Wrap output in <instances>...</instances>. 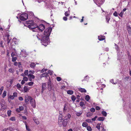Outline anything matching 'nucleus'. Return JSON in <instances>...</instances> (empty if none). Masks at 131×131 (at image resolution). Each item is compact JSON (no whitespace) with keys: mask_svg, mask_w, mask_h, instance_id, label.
I'll list each match as a JSON object with an SVG mask.
<instances>
[{"mask_svg":"<svg viewBox=\"0 0 131 131\" xmlns=\"http://www.w3.org/2000/svg\"><path fill=\"white\" fill-rule=\"evenodd\" d=\"M7 92L6 91H4L3 94V97H4L6 95Z\"/></svg>","mask_w":131,"mask_h":131,"instance_id":"f704fd0d","label":"nucleus"},{"mask_svg":"<svg viewBox=\"0 0 131 131\" xmlns=\"http://www.w3.org/2000/svg\"><path fill=\"white\" fill-rule=\"evenodd\" d=\"M8 98L12 100H13L14 98V97L13 95H10L9 97Z\"/></svg>","mask_w":131,"mask_h":131,"instance_id":"a18cd8bd","label":"nucleus"},{"mask_svg":"<svg viewBox=\"0 0 131 131\" xmlns=\"http://www.w3.org/2000/svg\"><path fill=\"white\" fill-rule=\"evenodd\" d=\"M28 77L30 81H31L32 79H34L35 78V76L33 75H30V74H29L28 75Z\"/></svg>","mask_w":131,"mask_h":131,"instance_id":"ddd939ff","label":"nucleus"},{"mask_svg":"<svg viewBox=\"0 0 131 131\" xmlns=\"http://www.w3.org/2000/svg\"><path fill=\"white\" fill-rule=\"evenodd\" d=\"M12 129L11 128H5L3 129L2 131H12Z\"/></svg>","mask_w":131,"mask_h":131,"instance_id":"a211bd4d","label":"nucleus"},{"mask_svg":"<svg viewBox=\"0 0 131 131\" xmlns=\"http://www.w3.org/2000/svg\"><path fill=\"white\" fill-rule=\"evenodd\" d=\"M48 76V73H43L42 74H41V77H47Z\"/></svg>","mask_w":131,"mask_h":131,"instance_id":"aec40b11","label":"nucleus"},{"mask_svg":"<svg viewBox=\"0 0 131 131\" xmlns=\"http://www.w3.org/2000/svg\"><path fill=\"white\" fill-rule=\"evenodd\" d=\"M14 97H17V93L16 92H14L13 93V95Z\"/></svg>","mask_w":131,"mask_h":131,"instance_id":"49530a36","label":"nucleus"},{"mask_svg":"<svg viewBox=\"0 0 131 131\" xmlns=\"http://www.w3.org/2000/svg\"><path fill=\"white\" fill-rule=\"evenodd\" d=\"M93 115V113L90 112H88L86 114V116L88 117L91 116Z\"/></svg>","mask_w":131,"mask_h":131,"instance_id":"393cba45","label":"nucleus"},{"mask_svg":"<svg viewBox=\"0 0 131 131\" xmlns=\"http://www.w3.org/2000/svg\"><path fill=\"white\" fill-rule=\"evenodd\" d=\"M11 111L9 110L7 111V114L8 116H10L11 114Z\"/></svg>","mask_w":131,"mask_h":131,"instance_id":"ea45409f","label":"nucleus"},{"mask_svg":"<svg viewBox=\"0 0 131 131\" xmlns=\"http://www.w3.org/2000/svg\"><path fill=\"white\" fill-rule=\"evenodd\" d=\"M47 88V84L46 83H42V90L41 91V93H43V91Z\"/></svg>","mask_w":131,"mask_h":131,"instance_id":"423d86ee","label":"nucleus"},{"mask_svg":"<svg viewBox=\"0 0 131 131\" xmlns=\"http://www.w3.org/2000/svg\"><path fill=\"white\" fill-rule=\"evenodd\" d=\"M73 93V91L72 90H68L67 91V93L68 94H69L72 95Z\"/></svg>","mask_w":131,"mask_h":131,"instance_id":"b1692460","label":"nucleus"},{"mask_svg":"<svg viewBox=\"0 0 131 131\" xmlns=\"http://www.w3.org/2000/svg\"><path fill=\"white\" fill-rule=\"evenodd\" d=\"M57 80L58 81H59L61 80V78L60 77H57L56 78Z\"/></svg>","mask_w":131,"mask_h":131,"instance_id":"6e6d98bb","label":"nucleus"},{"mask_svg":"<svg viewBox=\"0 0 131 131\" xmlns=\"http://www.w3.org/2000/svg\"><path fill=\"white\" fill-rule=\"evenodd\" d=\"M113 14L114 16L116 17L118 15V14L117 13V12L116 11H115L114 12V13H113Z\"/></svg>","mask_w":131,"mask_h":131,"instance_id":"4d7b16f0","label":"nucleus"},{"mask_svg":"<svg viewBox=\"0 0 131 131\" xmlns=\"http://www.w3.org/2000/svg\"><path fill=\"white\" fill-rule=\"evenodd\" d=\"M4 89V87L3 86H2L1 89H0V95L2 94V91Z\"/></svg>","mask_w":131,"mask_h":131,"instance_id":"de8ad7c7","label":"nucleus"},{"mask_svg":"<svg viewBox=\"0 0 131 131\" xmlns=\"http://www.w3.org/2000/svg\"><path fill=\"white\" fill-rule=\"evenodd\" d=\"M63 119L62 117H59L58 120V124L60 126L62 125Z\"/></svg>","mask_w":131,"mask_h":131,"instance_id":"4468645a","label":"nucleus"},{"mask_svg":"<svg viewBox=\"0 0 131 131\" xmlns=\"http://www.w3.org/2000/svg\"><path fill=\"white\" fill-rule=\"evenodd\" d=\"M76 99L74 95H72L71 96V100L73 102H74Z\"/></svg>","mask_w":131,"mask_h":131,"instance_id":"cd10ccee","label":"nucleus"},{"mask_svg":"<svg viewBox=\"0 0 131 131\" xmlns=\"http://www.w3.org/2000/svg\"><path fill=\"white\" fill-rule=\"evenodd\" d=\"M9 35H7V43L8 44L10 42V40H11V39H9Z\"/></svg>","mask_w":131,"mask_h":131,"instance_id":"c756f323","label":"nucleus"},{"mask_svg":"<svg viewBox=\"0 0 131 131\" xmlns=\"http://www.w3.org/2000/svg\"><path fill=\"white\" fill-rule=\"evenodd\" d=\"M27 23L28 24H29L28 27L29 29H32V30L34 29H36V28L38 27L37 25L36 24L34 23L32 20H29V21H27Z\"/></svg>","mask_w":131,"mask_h":131,"instance_id":"f03ea898","label":"nucleus"},{"mask_svg":"<svg viewBox=\"0 0 131 131\" xmlns=\"http://www.w3.org/2000/svg\"><path fill=\"white\" fill-rule=\"evenodd\" d=\"M45 28V26L43 24H41L39 26H38L37 27V28L39 31L41 32H42Z\"/></svg>","mask_w":131,"mask_h":131,"instance_id":"39448f33","label":"nucleus"},{"mask_svg":"<svg viewBox=\"0 0 131 131\" xmlns=\"http://www.w3.org/2000/svg\"><path fill=\"white\" fill-rule=\"evenodd\" d=\"M106 21L107 23H108L109 21L110 20V18L109 16H107L106 17Z\"/></svg>","mask_w":131,"mask_h":131,"instance_id":"2f4dec72","label":"nucleus"},{"mask_svg":"<svg viewBox=\"0 0 131 131\" xmlns=\"http://www.w3.org/2000/svg\"><path fill=\"white\" fill-rule=\"evenodd\" d=\"M25 101L26 103H28V101L30 100H30H31V99L32 98V97L29 96L28 95H26L25 96Z\"/></svg>","mask_w":131,"mask_h":131,"instance_id":"0eeeda50","label":"nucleus"},{"mask_svg":"<svg viewBox=\"0 0 131 131\" xmlns=\"http://www.w3.org/2000/svg\"><path fill=\"white\" fill-rule=\"evenodd\" d=\"M19 108L20 110L21 111H22L24 110V107L22 106H19Z\"/></svg>","mask_w":131,"mask_h":131,"instance_id":"bf43d9fd","label":"nucleus"},{"mask_svg":"<svg viewBox=\"0 0 131 131\" xmlns=\"http://www.w3.org/2000/svg\"><path fill=\"white\" fill-rule=\"evenodd\" d=\"M24 91L26 92H27L28 90V88L26 86H25L24 87Z\"/></svg>","mask_w":131,"mask_h":131,"instance_id":"58836bf2","label":"nucleus"},{"mask_svg":"<svg viewBox=\"0 0 131 131\" xmlns=\"http://www.w3.org/2000/svg\"><path fill=\"white\" fill-rule=\"evenodd\" d=\"M95 3L99 6H100V5H102L104 0H93Z\"/></svg>","mask_w":131,"mask_h":131,"instance_id":"20e7f679","label":"nucleus"},{"mask_svg":"<svg viewBox=\"0 0 131 131\" xmlns=\"http://www.w3.org/2000/svg\"><path fill=\"white\" fill-rule=\"evenodd\" d=\"M110 82L113 84H116L117 83H114V80L113 79H112L110 80Z\"/></svg>","mask_w":131,"mask_h":131,"instance_id":"864d4df0","label":"nucleus"},{"mask_svg":"<svg viewBox=\"0 0 131 131\" xmlns=\"http://www.w3.org/2000/svg\"><path fill=\"white\" fill-rule=\"evenodd\" d=\"M79 90L81 92H86V91L84 88H80L79 89Z\"/></svg>","mask_w":131,"mask_h":131,"instance_id":"6ab92c4d","label":"nucleus"},{"mask_svg":"<svg viewBox=\"0 0 131 131\" xmlns=\"http://www.w3.org/2000/svg\"><path fill=\"white\" fill-rule=\"evenodd\" d=\"M92 119H88L86 120V121L89 123H90L92 122Z\"/></svg>","mask_w":131,"mask_h":131,"instance_id":"8fccbe9b","label":"nucleus"},{"mask_svg":"<svg viewBox=\"0 0 131 131\" xmlns=\"http://www.w3.org/2000/svg\"><path fill=\"white\" fill-rule=\"evenodd\" d=\"M34 71H33L30 70L29 71V74H30V75H32V74L34 73Z\"/></svg>","mask_w":131,"mask_h":131,"instance_id":"13d9d810","label":"nucleus"},{"mask_svg":"<svg viewBox=\"0 0 131 131\" xmlns=\"http://www.w3.org/2000/svg\"><path fill=\"white\" fill-rule=\"evenodd\" d=\"M20 54L24 57H26L27 55L26 51L24 50H21V52Z\"/></svg>","mask_w":131,"mask_h":131,"instance_id":"1a4fd4ad","label":"nucleus"},{"mask_svg":"<svg viewBox=\"0 0 131 131\" xmlns=\"http://www.w3.org/2000/svg\"><path fill=\"white\" fill-rule=\"evenodd\" d=\"M87 129L89 131H92V129L91 127L90 126H88L86 127Z\"/></svg>","mask_w":131,"mask_h":131,"instance_id":"a878e982","label":"nucleus"},{"mask_svg":"<svg viewBox=\"0 0 131 131\" xmlns=\"http://www.w3.org/2000/svg\"><path fill=\"white\" fill-rule=\"evenodd\" d=\"M16 86L17 89L18 90H19L21 88V86L19 83H18L17 84Z\"/></svg>","mask_w":131,"mask_h":131,"instance_id":"72a5a7b5","label":"nucleus"},{"mask_svg":"<svg viewBox=\"0 0 131 131\" xmlns=\"http://www.w3.org/2000/svg\"><path fill=\"white\" fill-rule=\"evenodd\" d=\"M28 18V15L27 14H21L19 18L22 21H25Z\"/></svg>","mask_w":131,"mask_h":131,"instance_id":"7ed1b4c3","label":"nucleus"},{"mask_svg":"<svg viewBox=\"0 0 131 131\" xmlns=\"http://www.w3.org/2000/svg\"><path fill=\"white\" fill-rule=\"evenodd\" d=\"M95 108L97 110H99L100 109V108L98 106H96L95 107Z\"/></svg>","mask_w":131,"mask_h":131,"instance_id":"774afa93","label":"nucleus"},{"mask_svg":"<svg viewBox=\"0 0 131 131\" xmlns=\"http://www.w3.org/2000/svg\"><path fill=\"white\" fill-rule=\"evenodd\" d=\"M90 99V97L89 95H87L85 96V100H86V101H88Z\"/></svg>","mask_w":131,"mask_h":131,"instance_id":"5701e85b","label":"nucleus"},{"mask_svg":"<svg viewBox=\"0 0 131 131\" xmlns=\"http://www.w3.org/2000/svg\"><path fill=\"white\" fill-rule=\"evenodd\" d=\"M102 114L103 115V116H106L107 115V113L105 111H102Z\"/></svg>","mask_w":131,"mask_h":131,"instance_id":"7c9ffc66","label":"nucleus"},{"mask_svg":"<svg viewBox=\"0 0 131 131\" xmlns=\"http://www.w3.org/2000/svg\"><path fill=\"white\" fill-rule=\"evenodd\" d=\"M97 118V116H95L94 118H92V121H95Z\"/></svg>","mask_w":131,"mask_h":131,"instance_id":"680f3d73","label":"nucleus"},{"mask_svg":"<svg viewBox=\"0 0 131 131\" xmlns=\"http://www.w3.org/2000/svg\"><path fill=\"white\" fill-rule=\"evenodd\" d=\"M34 82H32L27 83V84L29 86H32Z\"/></svg>","mask_w":131,"mask_h":131,"instance_id":"c9c22d12","label":"nucleus"},{"mask_svg":"<svg viewBox=\"0 0 131 131\" xmlns=\"http://www.w3.org/2000/svg\"><path fill=\"white\" fill-rule=\"evenodd\" d=\"M69 12L66 11L65 13V15L66 16H69Z\"/></svg>","mask_w":131,"mask_h":131,"instance_id":"4c0bfd02","label":"nucleus"},{"mask_svg":"<svg viewBox=\"0 0 131 131\" xmlns=\"http://www.w3.org/2000/svg\"><path fill=\"white\" fill-rule=\"evenodd\" d=\"M8 71L12 73H13L14 72L13 70L12 69L10 68L8 70Z\"/></svg>","mask_w":131,"mask_h":131,"instance_id":"09e8293b","label":"nucleus"},{"mask_svg":"<svg viewBox=\"0 0 131 131\" xmlns=\"http://www.w3.org/2000/svg\"><path fill=\"white\" fill-rule=\"evenodd\" d=\"M48 89L49 90L52 89L51 83L50 80H49L48 82Z\"/></svg>","mask_w":131,"mask_h":131,"instance_id":"9b49d317","label":"nucleus"},{"mask_svg":"<svg viewBox=\"0 0 131 131\" xmlns=\"http://www.w3.org/2000/svg\"><path fill=\"white\" fill-rule=\"evenodd\" d=\"M88 124L86 122H84L83 123L82 126L84 127H86L88 126Z\"/></svg>","mask_w":131,"mask_h":131,"instance_id":"412c9836","label":"nucleus"},{"mask_svg":"<svg viewBox=\"0 0 131 131\" xmlns=\"http://www.w3.org/2000/svg\"><path fill=\"white\" fill-rule=\"evenodd\" d=\"M48 72V73H47L49 74L50 75H51L53 74V71H52L49 70Z\"/></svg>","mask_w":131,"mask_h":131,"instance_id":"37998d69","label":"nucleus"},{"mask_svg":"<svg viewBox=\"0 0 131 131\" xmlns=\"http://www.w3.org/2000/svg\"><path fill=\"white\" fill-rule=\"evenodd\" d=\"M126 29L129 34V35L131 36V27L129 26H127Z\"/></svg>","mask_w":131,"mask_h":131,"instance_id":"f8f14e48","label":"nucleus"},{"mask_svg":"<svg viewBox=\"0 0 131 131\" xmlns=\"http://www.w3.org/2000/svg\"><path fill=\"white\" fill-rule=\"evenodd\" d=\"M115 48L116 50L117 51H118L119 49V48L118 46L115 43Z\"/></svg>","mask_w":131,"mask_h":131,"instance_id":"3c124183","label":"nucleus"},{"mask_svg":"<svg viewBox=\"0 0 131 131\" xmlns=\"http://www.w3.org/2000/svg\"><path fill=\"white\" fill-rule=\"evenodd\" d=\"M67 18L66 17H64L63 18V19L65 21H66L67 20Z\"/></svg>","mask_w":131,"mask_h":131,"instance_id":"338daca9","label":"nucleus"},{"mask_svg":"<svg viewBox=\"0 0 131 131\" xmlns=\"http://www.w3.org/2000/svg\"><path fill=\"white\" fill-rule=\"evenodd\" d=\"M66 104H65L64 106V108H63V112H65L66 111V110L67 109V107H66Z\"/></svg>","mask_w":131,"mask_h":131,"instance_id":"473e14b6","label":"nucleus"},{"mask_svg":"<svg viewBox=\"0 0 131 131\" xmlns=\"http://www.w3.org/2000/svg\"><path fill=\"white\" fill-rule=\"evenodd\" d=\"M12 61L13 62L15 61L17 59V58L16 57H12Z\"/></svg>","mask_w":131,"mask_h":131,"instance_id":"e433bc0d","label":"nucleus"},{"mask_svg":"<svg viewBox=\"0 0 131 131\" xmlns=\"http://www.w3.org/2000/svg\"><path fill=\"white\" fill-rule=\"evenodd\" d=\"M35 64L34 62H32L30 64V66L31 68H34L35 66Z\"/></svg>","mask_w":131,"mask_h":131,"instance_id":"4be33fe9","label":"nucleus"},{"mask_svg":"<svg viewBox=\"0 0 131 131\" xmlns=\"http://www.w3.org/2000/svg\"><path fill=\"white\" fill-rule=\"evenodd\" d=\"M30 102L33 108H35L36 106V104L35 100L32 99H31Z\"/></svg>","mask_w":131,"mask_h":131,"instance_id":"6e6552de","label":"nucleus"},{"mask_svg":"<svg viewBox=\"0 0 131 131\" xmlns=\"http://www.w3.org/2000/svg\"><path fill=\"white\" fill-rule=\"evenodd\" d=\"M82 113V112L81 111L80 112H76V114L77 116H79L81 115Z\"/></svg>","mask_w":131,"mask_h":131,"instance_id":"c85d7f7f","label":"nucleus"},{"mask_svg":"<svg viewBox=\"0 0 131 131\" xmlns=\"http://www.w3.org/2000/svg\"><path fill=\"white\" fill-rule=\"evenodd\" d=\"M23 80L24 81H27L28 80V78L27 77H24L23 78Z\"/></svg>","mask_w":131,"mask_h":131,"instance_id":"603ef678","label":"nucleus"},{"mask_svg":"<svg viewBox=\"0 0 131 131\" xmlns=\"http://www.w3.org/2000/svg\"><path fill=\"white\" fill-rule=\"evenodd\" d=\"M68 122V121H67L64 119L63 121L62 125H63V126H66L67 124V122Z\"/></svg>","mask_w":131,"mask_h":131,"instance_id":"f3484780","label":"nucleus"},{"mask_svg":"<svg viewBox=\"0 0 131 131\" xmlns=\"http://www.w3.org/2000/svg\"><path fill=\"white\" fill-rule=\"evenodd\" d=\"M104 119L105 118L103 117H100L98 118L97 120L99 121H103Z\"/></svg>","mask_w":131,"mask_h":131,"instance_id":"bb28decb","label":"nucleus"},{"mask_svg":"<svg viewBox=\"0 0 131 131\" xmlns=\"http://www.w3.org/2000/svg\"><path fill=\"white\" fill-rule=\"evenodd\" d=\"M52 30V28L49 27L45 30L43 35H40L39 34L37 35L38 38L39 40H41V43L45 46H46L50 43L49 36Z\"/></svg>","mask_w":131,"mask_h":131,"instance_id":"f257e3e1","label":"nucleus"},{"mask_svg":"<svg viewBox=\"0 0 131 131\" xmlns=\"http://www.w3.org/2000/svg\"><path fill=\"white\" fill-rule=\"evenodd\" d=\"M123 12H122L119 14V15L121 17H122L123 15Z\"/></svg>","mask_w":131,"mask_h":131,"instance_id":"69168bd1","label":"nucleus"},{"mask_svg":"<svg viewBox=\"0 0 131 131\" xmlns=\"http://www.w3.org/2000/svg\"><path fill=\"white\" fill-rule=\"evenodd\" d=\"M47 70V69H43L41 71V72L43 73L44 72V71H46Z\"/></svg>","mask_w":131,"mask_h":131,"instance_id":"e2e57ef3","label":"nucleus"},{"mask_svg":"<svg viewBox=\"0 0 131 131\" xmlns=\"http://www.w3.org/2000/svg\"><path fill=\"white\" fill-rule=\"evenodd\" d=\"M98 39L99 40L102 41L105 39L104 36H98Z\"/></svg>","mask_w":131,"mask_h":131,"instance_id":"dca6fc26","label":"nucleus"},{"mask_svg":"<svg viewBox=\"0 0 131 131\" xmlns=\"http://www.w3.org/2000/svg\"><path fill=\"white\" fill-rule=\"evenodd\" d=\"M24 73L26 75H28V70H26L24 72Z\"/></svg>","mask_w":131,"mask_h":131,"instance_id":"a19ab883","label":"nucleus"},{"mask_svg":"<svg viewBox=\"0 0 131 131\" xmlns=\"http://www.w3.org/2000/svg\"><path fill=\"white\" fill-rule=\"evenodd\" d=\"M3 42L2 41H1L0 43V46L2 47H3Z\"/></svg>","mask_w":131,"mask_h":131,"instance_id":"0e129e2a","label":"nucleus"},{"mask_svg":"<svg viewBox=\"0 0 131 131\" xmlns=\"http://www.w3.org/2000/svg\"><path fill=\"white\" fill-rule=\"evenodd\" d=\"M80 105L82 107L84 105V104L83 102L81 101L80 103Z\"/></svg>","mask_w":131,"mask_h":131,"instance_id":"79ce46f5","label":"nucleus"},{"mask_svg":"<svg viewBox=\"0 0 131 131\" xmlns=\"http://www.w3.org/2000/svg\"><path fill=\"white\" fill-rule=\"evenodd\" d=\"M33 119L34 122L37 125H38L39 124V122L38 120L37 119L36 117H34L33 118Z\"/></svg>","mask_w":131,"mask_h":131,"instance_id":"2eb2a0df","label":"nucleus"},{"mask_svg":"<svg viewBox=\"0 0 131 131\" xmlns=\"http://www.w3.org/2000/svg\"><path fill=\"white\" fill-rule=\"evenodd\" d=\"M26 129L28 131H30V128L27 125H26Z\"/></svg>","mask_w":131,"mask_h":131,"instance_id":"c03bdc74","label":"nucleus"},{"mask_svg":"<svg viewBox=\"0 0 131 131\" xmlns=\"http://www.w3.org/2000/svg\"><path fill=\"white\" fill-rule=\"evenodd\" d=\"M71 117V115L69 113H68L64 117V119L68 121L70 119Z\"/></svg>","mask_w":131,"mask_h":131,"instance_id":"9d476101","label":"nucleus"},{"mask_svg":"<svg viewBox=\"0 0 131 131\" xmlns=\"http://www.w3.org/2000/svg\"><path fill=\"white\" fill-rule=\"evenodd\" d=\"M10 120L12 121H15V118L14 117H11L10 118Z\"/></svg>","mask_w":131,"mask_h":131,"instance_id":"052dcab7","label":"nucleus"},{"mask_svg":"<svg viewBox=\"0 0 131 131\" xmlns=\"http://www.w3.org/2000/svg\"><path fill=\"white\" fill-rule=\"evenodd\" d=\"M90 111L92 112H94L95 111V109L93 108H91L90 110Z\"/></svg>","mask_w":131,"mask_h":131,"instance_id":"5fc2aeb1","label":"nucleus"}]
</instances>
